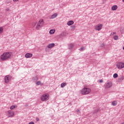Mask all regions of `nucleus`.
I'll use <instances>...</instances> for the list:
<instances>
[{"label": "nucleus", "instance_id": "obj_1", "mask_svg": "<svg viewBox=\"0 0 124 124\" xmlns=\"http://www.w3.org/2000/svg\"><path fill=\"white\" fill-rule=\"evenodd\" d=\"M12 55V53L10 52H4L1 55V60H2V61L9 60V59L11 58Z\"/></svg>", "mask_w": 124, "mask_h": 124}, {"label": "nucleus", "instance_id": "obj_2", "mask_svg": "<svg viewBox=\"0 0 124 124\" xmlns=\"http://www.w3.org/2000/svg\"><path fill=\"white\" fill-rule=\"evenodd\" d=\"M44 25V20L42 19H40L36 25V30H39L41 28H42Z\"/></svg>", "mask_w": 124, "mask_h": 124}, {"label": "nucleus", "instance_id": "obj_3", "mask_svg": "<svg viewBox=\"0 0 124 124\" xmlns=\"http://www.w3.org/2000/svg\"><path fill=\"white\" fill-rule=\"evenodd\" d=\"M91 89L89 88H84L81 90L80 93L81 94H89L91 93Z\"/></svg>", "mask_w": 124, "mask_h": 124}, {"label": "nucleus", "instance_id": "obj_4", "mask_svg": "<svg viewBox=\"0 0 124 124\" xmlns=\"http://www.w3.org/2000/svg\"><path fill=\"white\" fill-rule=\"evenodd\" d=\"M50 97V95L48 93H44L43 94L41 97V100L42 101H47L48 99H49Z\"/></svg>", "mask_w": 124, "mask_h": 124}, {"label": "nucleus", "instance_id": "obj_5", "mask_svg": "<svg viewBox=\"0 0 124 124\" xmlns=\"http://www.w3.org/2000/svg\"><path fill=\"white\" fill-rule=\"evenodd\" d=\"M14 111H12V110H8L6 115L8 116V118H12V117L14 116Z\"/></svg>", "mask_w": 124, "mask_h": 124}, {"label": "nucleus", "instance_id": "obj_6", "mask_svg": "<svg viewBox=\"0 0 124 124\" xmlns=\"http://www.w3.org/2000/svg\"><path fill=\"white\" fill-rule=\"evenodd\" d=\"M112 86V83L111 82H107L106 84H105V89H110L111 88Z\"/></svg>", "mask_w": 124, "mask_h": 124}, {"label": "nucleus", "instance_id": "obj_7", "mask_svg": "<svg viewBox=\"0 0 124 124\" xmlns=\"http://www.w3.org/2000/svg\"><path fill=\"white\" fill-rule=\"evenodd\" d=\"M103 26V25L102 24H98L95 26V30L96 31H99L101 30V29H102Z\"/></svg>", "mask_w": 124, "mask_h": 124}, {"label": "nucleus", "instance_id": "obj_8", "mask_svg": "<svg viewBox=\"0 0 124 124\" xmlns=\"http://www.w3.org/2000/svg\"><path fill=\"white\" fill-rule=\"evenodd\" d=\"M117 67L118 68H124V63L122 62H119L117 64Z\"/></svg>", "mask_w": 124, "mask_h": 124}, {"label": "nucleus", "instance_id": "obj_9", "mask_svg": "<svg viewBox=\"0 0 124 124\" xmlns=\"http://www.w3.org/2000/svg\"><path fill=\"white\" fill-rule=\"evenodd\" d=\"M5 83H8L11 80V77L9 76H6L4 78Z\"/></svg>", "mask_w": 124, "mask_h": 124}, {"label": "nucleus", "instance_id": "obj_10", "mask_svg": "<svg viewBox=\"0 0 124 124\" xmlns=\"http://www.w3.org/2000/svg\"><path fill=\"white\" fill-rule=\"evenodd\" d=\"M36 85L37 86H43L44 85V83L41 82V81H38L35 83Z\"/></svg>", "mask_w": 124, "mask_h": 124}, {"label": "nucleus", "instance_id": "obj_11", "mask_svg": "<svg viewBox=\"0 0 124 124\" xmlns=\"http://www.w3.org/2000/svg\"><path fill=\"white\" fill-rule=\"evenodd\" d=\"M32 57V54L31 53H26L25 54V57L27 58H31Z\"/></svg>", "mask_w": 124, "mask_h": 124}, {"label": "nucleus", "instance_id": "obj_12", "mask_svg": "<svg viewBox=\"0 0 124 124\" xmlns=\"http://www.w3.org/2000/svg\"><path fill=\"white\" fill-rule=\"evenodd\" d=\"M73 24H74V21H73V20H70V21H68V22L67 23L68 26H71V25H73Z\"/></svg>", "mask_w": 124, "mask_h": 124}, {"label": "nucleus", "instance_id": "obj_13", "mask_svg": "<svg viewBox=\"0 0 124 124\" xmlns=\"http://www.w3.org/2000/svg\"><path fill=\"white\" fill-rule=\"evenodd\" d=\"M53 47H55V44L54 43L50 44L48 45V46H47V47L48 48H53Z\"/></svg>", "mask_w": 124, "mask_h": 124}, {"label": "nucleus", "instance_id": "obj_14", "mask_svg": "<svg viewBox=\"0 0 124 124\" xmlns=\"http://www.w3.org/2000/svg\"><path fill=\"white\" fill-rule=\"evenodd\" d=\"M111 9L112 10H113V11L115 10H117V9H118V6L117 5H114L111 7Z\"/></svg>", "mask_w": 124, "mask_h": 124}, {"label": "nucleus", "instance_id": "obj_15", "mask_svg": "<svg viewBox=\"0 0 124 124\" xmlns=\"http://www.w3.org/2000/svg\"><path fill=\"white\" fill-rule=\"evenodd\" d=\"M57 16H58V14L57 13L54 14L51 16L50 19H54V18H56Z\"/></svg>", "mask_w": 124, "mask_h": 124}, {"label": "nucleus", "instance_id": "obj_16", "mask_svg": "<svg viewBox=\"0 0 124 124\" xmlns=\"http://www.w3.org/2000/svg\"><path fill=\"white\" fill-rule=\"evenodd\" d=\"M55 31H56V30H55V29L50 30L49 31V34H53L55 33Z\"/></svg>", "mask_w": 124, "mask_h": 124}, {"label": "nucleus", "instance_id": "obj_17", "mask_svg": "<svg viewBox=\"0 0 124 124\" xmlns=\"http://www.w3.org/2000/svg\"><path fill=\"white\" fill-rule=\"evenodd\" d=\"M74 47V44H71L69 46V49H70V50H71V49H72V48H73Z\"/></svg>", "mask_w": 124, "mask_h": 124}, {"label": "nucleus", "instance_id": "obj_18", "mask_svg": "<svg viewBox=\"0 0 124 124\" xmlns=\"http://www.w3.org/2000/svg\"><path fill=\"white\" fill-rule=\"evenodd\" d=\"M66 86V83L65 82H63L61 84V88H64V87H65Z\"/></svg>", "mask_w": 124, "mask_h": 124}, {"label": "nucleus", "instance_id": "obj_19", "mask_svg": "<svg viewBox=\"0 0 124 124\" xmlns=\"http://www.w3.org/2000/svg\"><path fill=\"white\" fill-rule=\"evenodd\" d=\"M117 103H118L117 102V101H114L112 102V106H116V105H117Z\"/></svg>", "mask_w": 124, "mask_h": 124}, {"label": "nucleus", "instance_id": "obj_20", "mask_svg": "<svg viewBox=\"0 0 124 124\" xmlns=\"http://www.w3.org/2000/svg\"><path fill=\"white\" fill-rule=\"evenodd\" d=\"M71 29L72 31H74V30H75L76 29V25H74L71 26Z\"/></svg>", "mask_w": 124, "mask_h": 124}, {"label": "nucleus", "instance_id": "obj_21", "mask_svg": "<svg viewBox=\"0 0 124 124\" xmlns=\"http://www.w3.org/2000/svg\"><path fill=\"white\" fill-rule=\"evenodd\" d=\"M114 40H118L119 39V36L118 35H115L113 37Z\"/></svg>", "mask_w": 124, "mask_h": 124}, {"label": "nucleus", "instance_id": "obj_22", "mask_svg": "<svg viewBox=\"0 0 124 124\" xmlns=\"http://www.w3.org/2000/svg\"><path fill=\"white\" fill-rule=\"evenodd\" d=\"M3 31V28L0 27V33H2Z\"/></svg>", "mask_w": 124, "mask_h": 124}, {"label": "nucleus", "instance_id": "obj_23", "mask_svg": "<svg viewBox=\"0 0 124 124\" xmlns=\"http://www.w3.org/2000/svg\"><path fill=\"white\" fill-rule=\"evenodd\" d=\"M16 108V106H12L10 107V109L11 110H13V109H15Z\"/></svg>", "mask_w": 124, "mask_h": 124}, {"label": "nucleus", "instance_id": "obj_24", "mask_svg": "<svg viewBox=\"0 0 124 124\" xmlns=\"http://www.w3.org/2000/svg\"><path fill=\"white\" fill-rule=\"evenodd\" d=\"M33 81H37L38 80V77H35L33 78Z\"/></svg>", "mask_w": 124, "mask_h": 124}, {"label": "nucleus", "instance_id": "obj_25", "mask_svg": "<svg viewBox=\"0 0 124 124\" xmlns=\"http://www.w3.org/2000/svg\"><path fill=\"white\" fill-rule=\"evenodd\" d=\"M84 49H85V47L84 46H82L79 49V51H84Z\"/></svg>", "mask_w": 124, "mask_h": 124}, {"label": "nucleus", "instance_id": "obj_26", "mask_svg": "<svg viewBox=\"0 0 124 124\" xmlns=\"http://www.w3.org/2000/svg\"><path fill=\"white\" fill-rule=\"evenodd\" d=\"M118 77V74L115 73L113 75V78H117Z\"/></svg>", "mask_w": 124, "mask_h": 124}, {"label": "nucleus", "instance_id": "obj_27", "mask_svg": "<svg viewBox=\"0 0 124 124\" xmlns=\"http://www.w3.org/2000/svg\"><path fill=\"white\" fill-rule=\"evenodd\" d=\"M124 79V77H121L120 78V80L121 81H123V80Z\"/></svg>", "mask_w": 124, "mask_h": 124}, {"label": "nucleus", "instance_id": "obj_28", "mask_svg": "<svg viewBox=\"0 0 124 124\" xmlns=\"http://www.w3.org/2000/svg\"><path fill=\"white\" fill-rule=\"evenodd\" d=\"M36 25V22H34V23H33V24H32V26H33V27H35V26Z\"/></svg>", "mask_w": 124, "mask_h": 124}, {"label": "nucleus", "instance_id": "obj_29", "mask_svg": "<svg viewBox=\"0 0 124 124\" xmlns=\"http://www.w3.org/2000/svg\"><path fill=\"white\" fill-rule=\"evenodd\" d=\"M99 83H103V80L100 79V80H99Z\"/></svg>", "mask_w": 124, "mask_h": 124}, {"label": "nucleus", "instance_id": "obj_30", "mask_svg": "<svg viewBox=\"0 0 124 124\" xmlns=\"http://www.w3.org/2000/svg\"><path fill=\"white\" fill-rule=\"evenodd\" d=\"M29 124H34V123L33 122L31 121L30 123H29Z\"/></svg>", "mask_w": 124, "mask_h": 124}, {"label": "nucleus", "instance_id": "obj_31", "mask_svg": "<svg viewBox=\"0 0 124 124\" xmlns=\"http://www.w3.org/2000/svg\"><path fill=\"white\" fill-rule=\"evenodd\" d=\"M111 35H114V34H116V32H113L112 33H111Z\"/></svg>", "mask_w": 124, "mask_h": 124}, {"label": "nucleus", "instance_id": "obj_32", "mask_svg": "<svg viewBox=\"0 0 124 124\" xmlns=\"http://www.w3.org/2000/svg\"><path fill=\"white\" fill-rule=\"evenodd\" d=\"M98 112V109H96V112H94L93 113H96V112Z\"/></svg>", "mask_w": 124, "mask_h": 124}, {"label": "nucleus", "instance_id": "obj_33", "mask_svg": "<svg viewBox=\"0 0 124 124\" xmlns=\"http://www.w3.org/2000/svg\"><path fill=\"white\" fill-rule=\"evenodd\" d=\"M36 121H39V119L38 118H36Z\"/></svg>", "mask_w": 124, "mask_h": 124}, {"label": "nucleus", "instance_id": "obj_34", "mask_svg": "<svg viewBox=\"0 0 124 124\" xmlns=\"http://www.w3.org/2000/svg\"><path fill=\"white\" fill-rule=\"evenodd\" d=\"M77 113H80V110H79V109H78V111H77Z\"/></svg>", "mask_w": 124, "mask_h": 124}, {"label": "nucleus", "instance_id": "obj_35", "mask_svg": "<svg viewBox=\"0 0 124 124\" xmlns=\"http://www.w3.org/2000/svg\"><path fill=\"white\" fill-rule=\"evenodd\" d=\"M6 11H9V9H6Z\"/></svg>", "mask_w": 124, "mask_h": 124}, {"label": "nucleus", "instance_id": "obj_36", "mask_svg": "<svg viewBox=\"0 0 124 124\" xmlns=\"http://www.w3.org/2000/svg\"><path fill=\"white\" fill-rule=\"evenodd\" d=\"M14 0V1H15V2L18 1V0Z\"/></svg>", "mask_w": 124, "mask_h": 124}, {"label": "nucleus", "instance_id": "obj_37", "mask_svg": "<svg viewBox=\"0 0 124 124\" xmlns=\"http://www.w3.org/2000/svg\"><path fill=\"white\" fill-rule=\"evenodd\" d=\"M102 45H103V46H105V45H104V44H102Z\"/></svg>", "mask_w": 124, "mask_h": 124}, {"label": "nucleus", "instance_id": "obj_38", "mask_svg": "<svg viewBox=\"0 0 124 124\" xmlns=\"http://www.w3.org/2000/svg\"><path fill=\"white\" fill-rule=\"evenodd\" d=\"M123 50H124V46H123Z\"/></svg>", "mask_w": 124, "mask_h": 124}, {"label": "nucleus", "instance_id": "obj_39", "mask_svg": "<svg viewBox=\"0 0 124 124\" xmlns=\"http://www.w3.org/2000/svg\"><path fill=\"white\" fill-rule=\"evenodd\" d=\"M121 124H124V123H122Z\"/></svg>", "mask_w": 124, "mask_h": 124}, {"label": "nucleus", "instance_id": "obj_40", "mask_svg": "<svg viewBox=\"0 0 124 124\" xmlns=\"http://www.w3.org/2000/svg\"><path fill=\"white\" fill-rule=\"evenodd\" d=\"M123 2H124V0H123Z\"/></svg>", "mask_w": 124, "mask_h": 124}]
</instances>
